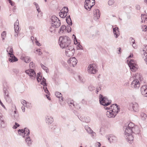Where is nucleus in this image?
<instances>
[{"label": "nucleus", "mask_w": 147, "mask_h": 147, "mask_svg": "<svg viewBox=\"0 0 147 147\" xmlns=\"http://www.w3.org/2000/svg\"><path fill=\"white\" fill-rule=\"evenodd\" d=\"M124 130L126 133H131L133 134H139L140 131L139 127L132 122L129 123L128 124H126L123 127Z\"/></svg>", "instance_id": "obj_1"}, {"label": "nucleus", "mask_w": 147, "mask_h": 147, "mask_svg": "<svg viewBox=\"0 0 147 147\" xmlns=\"http://www.w3.org/2000/svg\"><path fill=\"white\" fill-rule=\"evenodd\" d=\"M71 40L67 36H61L59 39V43L61 47L65 49L70 46Z\"/></svg>", "instance_id": "obj_2"}, {"label": "nucleus", "mask_w": 147, "mask_h": 147, "mask_svg": "<svg viewBox=\"0 0 147 147\" xmlns=\"http://www.w3.org/2000/svg\"><path fill=\"white\" fill-rule=\"evenodd\" d=\"M40 74H41V73H38L37 74L36 78L37 80V81L38 82H41L40 84H41L43 85V89L45 92L46 93L49 94V92L46 87L47 85L46 82V80L44 78H43L42 79V76Z\"/></svg>", "instance_id": "obj_3"}, {"label": "nucleus", "mask_w": 147, "mask_h": 147, "mask_svg": "<svg viewBox=\"0 0 147 147\" xmlns=\"http://www.w3.org/2000/svg\"><path fill=\"white\" fill-rule=\"evenodd\" d=\"M29 67L30 69L26 70L25 72L31 77L32 79L34 80L35 79L36 73L33 69L34 68L35 66L32 62L30 63Z\"/></svg>", "instance_id": "obj_4"}, {"label": "nucleus", "mask_w": 147, "mask_h": 147, "mask_svg": "<svg viewBox=\"0 0 147 147\" xmlns=\"http://www.w3.org/2000/svg\"><path fill=\"white\" fill-rule=\"evenodd\" d=\"M50 22L51 23L52 26L54 28H57L61 24L60 20L55 16H51Z\"/></svg>", "instance_id": "obj_5"}, {"label": "nucleus", "mask_w": 147, "mask_h": 147, "mask_svg": "<svg viewBox=\"0 0 147 147\" xmlns=\"http://www.w3.org/2000/svg\"><path fill=\"white\" fill-rule=\"evenodd\" d=\"M99 99L100 104L105 107L109 105L111 102V100H109L107 97H104L100 94L99 96Z\"/></svg>", "instance_id": "obj_6"}, {"label": "nucleus", "mask_w": 147, "mask_h": 147, "mask_svg": "<svg viewBox=\"0 0 147 147\" xmlns=\"http://www.w3.org/2000/svg\"><path fill=\"white\" fill-rule=\"evenodd\" d=\"M128 65L132 71H136L138 68V66L136 62L134 60L131 59L129 62L127 60Z\"/></svg>", "instance_id": "obj_7"}, {"label": "nucleus", "mask_w": 147, "mask_h": 147, "mask_svg": "<svg viewBox=\"0 0 147 147\" xmlns=\"http://www.w3.org/2000/svg\"><path fill=\"white\" fill-rule=\"evenodd\" d=\"M65 49V53L67 57H71L74 55L75 53V49L73 46L70 45Z\"/></svg>", "instance_id": "obj_8"}, {"label": "nucleus", "mask_w": 147, "mask_h": 147, "mask_svg": "<svg viewBox=\"0 0 147 147\" xmlns=\"http://www.w3.org/2000/svg\"><path fill=\"white\" fill-rule=\"evenodd\" d=\"M104 108L106 109H110L115 114V115H116L120 110L119 107L116 104H113L111 107H105Z\"/></svg>", "instance_id": "obj_9"}, {"label": "nucleus", "mask_w": 147, "mask_h": 147, "mask_svg": "<svg viewBox=\"0 0 147 147\" xmlns=\"http://www.w3.org/2000/svg\"><path fill=\"white\" fill-rule=\"evenodd\" d=\"M97 67L96 64H90L88 67V71L90 74H95L98 71Z\"/></svg>", "instance_id": "obj_10"}, {"label": "nucleus", "mask_w": 147, "mask_h": 147, "mask_svg": "<svg viewBox=\"0 0 147 147\" xmlns=\"http://www.w3.org/2000/svg\"><path fill=\"white\" fill-rule=\"evenodd\" d=\"M94 0H86L84 7L87 10H90L94 5Z\"/></svg>", "instance_id": "obj_11"}, {"label": "nucleus", "mask_w": 147, "mask_h": 147, "mask_svg": "<svg viewBox=\"0 0 147 147\" xmlns=\"http://www.w3.org/2000/svg\"><path fill=\"white\" fill-rule=\"evenodd\" d=\"M124 134L125 136V138L127 139V141L129 143L131 144L133 142L134 140V135L133 134L131 133H126L124 131Z\"/></svg>", "instance_id": "obj_12"}, {"label": "nucleus", "mask_w": 147, "mask_h": 147, "mask_svg": "<svg viewBox=\"0 0 147 147\" xmlns=\"http://www.w3.org/2000/svg\"><path fill=\"white\" fill-rule=\"evenodd\" d=\"M78 61L75 57L70 58L67 60V63L71 67H74L77 64Z\"/></svg>", "instance_id": "obj_13"}, {"label": "nucleus", "mask_w": 147, "mask_h": 147, "mask_svg": "<svg viewBox=\"0 0 147 147\" xmlns=\"http://www.w3.org/2000/svg\"><path fill=\"white\" fill-rule=\"evenodd\" d=\"M131 87L135 89H138L140 86V83L138 80L136 79L133 80L131 85Z\"/></svg>", "instance_id": "obj_14"}, {"label": "nucleus", "mask_w": 147, "mask_h": 147, "mask_svg": "<svg viewBox=\"0 0 147 147\" xmlns=\"http://www.w3.org/2000/svg\"><path fill=\"white\" fill-rule=\"evenodd\" d=\"M129 106L131 109H132L134 111L137 112L138 111V105L136 102L132 103L130 104Z\"/></svg>", "instance_id": "obj_15"}, {"label": "nucleus", "mask_w": 147, "mask_h": 147, "mask_svg": "<svg viewBox=\"0 0 147 147\" xmlns=\"http://www.w3.org/2000/svg\"><path fill=\"white\" fill-rule=\"evenodd\" d=\"M141 92L142 94L145 97H147V86H142L140 88Z\"/></svg>", "instance_id": "obj_16"}, {"label": "nucleus", "mask_w": 147, "mask_h": 147, "mask_svg": "<svg viewBox=\"0 0 147 147\" xmlns=\"http://www.w3.org/2000/svg\"><path fill=\"white\" fill-rule=\"evenodd\" d=\"M19 21L18 20H17L15 23L14 25V28L15 32V34L14 35L16 37H17L18 35V34L19 32Z\"/></svg>", "instance_id": "obj_17"}, {"label": "nucleus", "mask_w": 147, "mask_h": 147, "mask_svg": "<svg viewBox=\"0 0 147 147\" xmlns=\"http://www.w3.org/2000/svg\"><path fill=\"white\" fill-rule=\"evenodd\" d=\"M9 61L10 62H15L17 61L18 60V58L16 57L13 54H10V55H9Z\"/></svg>", "instance_id": "obj_18"}, {"label": "nucleus", "mask_w": 147, "mask_h": 147, "mask_svg": "<svg viewBox=\"0 0 147 147\" xmlns=\"http://www.w3.org/2000/svg\"><path fill=\"white\" fill-rule=\"evenodd\" d=\"M118 27H115L113 28V32L116 38H117L120 35V33Z\"/></svg>", "instance_id": "obj_19"}, {"label": "nucleus", "mask_w": 147, "mask_h": 147, "mask_svg": "<svg viewBox=\"0 0 147 147\" xmlns=\"http://www.w3.org/2000/svg\"><path fill=\"white\" fill-rule=\"evenodd\" d=\"M109 111H108L106 113L107 116L109 118L114 117L116 115H115V114L110 110L108 109Z\"/></svg>", "instance_id": "obj_20"}, {"label": "nucleus", "mask_w": 147, "mask_h": 147, "mask_svg": "<svg viewBox=\"0 0 147 147\" xmlns=\"http://www.w3.org/2000/svg\"><path fill=\"white\" fill-rule=\"evenodd\" d=\"M20 59L24 60L26 63H28L30 61V57L28 56H25L22 55L20 57Z\"/></svg>", "instance_id": "obj_21"}, {"label": "nucleus", "mask_w": 147, "mask_h": 147, "mask_svg": "<svg viewBox=\"0 0 147 147\" xmlns=\"http://www.w3.org/2000/svg\"><path fill=\"white\" fill-rule=\"evenodd\" d=\"M45 120L47 123L48 124H51L53 121V118L50 116H46Z\"/></svg>", "instance_id": "obj_22"}, {"label": "nucleus", "mask_w": 147, "mask_h": 147, "mask_svg": "<svg viewBox=\"0 0 147 147\" xmlns=\"http://www.w3.org/2000/svg\"><path fill=\"white\" fill-rule=\"evenodd\" d=\"M108 139L110 142H115L117 140V138L113 135H110L108 137Z\"/></svg>", "instance_id": "obj_23"}, {"label": "nucleus", "mask_w": 147, "mask_h": 147, "mask_svg": "<svg viewBox=\"0 0 147 147\" xmlns=\"http://www.w3.org/2000/svg\"><path fill=\"white\" fill-rule=\"evenodd\" d=\"M66 27L65 25H64L61 26L59 30V33L61 34H63V32H64L65 31H66Z\"/></svg>", "instance_id": "obj_24"}, {"label": "nucleus", "mask_w": 147, "mask_h": 147, "mask_svg": "<svg viewBox=\"0 0 147 147\" xmlns=\"http://www.w3.org/2000/svg\"><path fill=\"white\" fill-rule=\"evenodd\" d=\"M25 140L28 146H30L31 145L32 141L30 137L27 136Z\"/></svg>", "instance_id": "obj_25"}, {"label": "nucleus", "mask_w": 147, "mask_h": 147, "mask_svg": "<svg viewBox=\"0 0 147 147\" xmlns=\"http://www.w3.org/2000/svg\"><path fill=\"white\" fill-rule=\"evenodd\" d=\"M6 51L9 55H10V54H13V48L11 47H9L7 49Z\"/></svg>", "instance_id": "obj_26"}, {"label": "nucleus", "mask_w": 147, "mask_h": 147, "mask_svg": "<svg viewBox=\"0 0 147 147\" xmlns=\"http://www.w3.org/2000/svg\"><path fill=\"white\" fill-rule=\"evenodd\" d=\"M80 120L83 122L88 123L90 122V118L88 117H84V118L82 117Z\"/></svg>", "instance_id": "obj_27"}, {"label": "nucleus", "mask_w": 147, "mask_h": 147, "mask_svg": "<svg viewBox=\"0 0 147 147\" xmlns=\"http://www.w3.org/2000/svg\"><path fill=\"white\" fill-rule=\"evenodd\" d=\"M67 13L63 11V9H62L61 11L59 12V16L62 18H64L67 16Z\"/></svg>", "instance_id": "obj_28"}, {"label": "nucleus", "mask_w": 147, "mask_h": 147, "mask_svg": "<svg viewBox=\"0 0 147 147\" xmlns=\"http://www.w3.org/2000/svg\"><path fill=\"white\" fill-rule=\"evenodd\" d=\"M29 130L27 128H24V130L23 134L24 135L23 136V137H24L25 136H27L29 135Z\"/></svg>", "instance_id": "obj_29"}, {"label": "nucleus", "mask_w": 147, "mask_h": 147, "mask_svg": "<svg viewBox=\"0 0 147 147\" xmlns=\"http://www.w3.org/2000/svg\"><path fill=\"white\" fill-rule=\"evenodd\" d=\"M3 92L4 93V97L6 96H9V92L7 90V88L5 87H4L3 88Z\"/></svg>", "instance_id": "obj_30"}, {"label": "nucleus", "mask_w": 147, "mask_h": 147, "mask_svg": "<svg viewBox=\"0 0 147 147\" xmlns=\"http://www.w3.org/2000/svg\"><path fill=\"white\" fill-rule=\"evenodd\" d=\"M0 123V127L4 128L6 126V124L5 123V122L3 120V119H1Z\"/></svg>", "instance_id": "obj_31"}, {"label": "nucleus", "mask_w": 147, "mask_h": 147, "mask_svg": "<svg viewBox=\"0 0 147 147\" xmlns=\"http://www.w3.org/2000/svg\"><path fill=\"white\" fill-rule=\"evenodd\" d=\"M55 95L56 97L59 98H61V100H63V98L62 97L61 94L59 92H57L55 93Z\"/></svg>", "instance_id": "obj_32"}, {"label": "nucleus", "mask_w": 147, "mask_h": 147, "mask_svg": "<svg viewBox=\"0 0 147 147\" xmlns=\"http://www.w3.org/2000/svg\"><path fill=\"white\" fill-rule=\"evenodd\" d=\"M141 19L142 22H144L145 20L147 21V16L146 15L142 14Z\"/></svg>", "instance_id": "obj_33"}, {"label": "nucleus", "mask_w": 147, "mask_h": 147, "mask_svg": "<svg viewBox=\"0 0 147 147\" xmlns=\"http://www.w3.org/2000/svg\"><path fill=\"white\" fill-rule=\"evenodd\" d=\"M4 98L8 103H11L12 102V100L9 96H6Z\"/></svg>", "instance_id": "obj_34"}, {"label": "nucleus", "mask_w": 147, "mask_h": 147, "mask_svg": "<svg viewBox=\"0 0 147 147\" xmlns=\"http://www.w3.org/2000/svg\"><path fill=\"white\" fill-rule=\"evenodd\" d=\"M21 103L22 104L23 106L24 107H26L28 108H30L29 106H28V105H27V103L26 100H22L21 101Z\"/></svg>", "instance_id": "obj_35"}, {"label": "nucleus", "mask_w": 147, "mask_h": 147, "mask_svg": "<svg viewBox=\"0 0 147 147\" xmlns=\"http://www.w3.org/2000/svg\"><path fill=\"white\" fill-rule=\"evenodd\" d=\"M102 86L101 85H98V86L96 88V93L98 94L99 91H100L101 89Z\"/></svg>", "instance_id": "obj_36"}, {"label": "nucleus", "mask_w": 147, "mask_h": 147, "mask_svg": "<svg viewBox=\"0 0 147 147\" xmlns=\"http://www.w3.org/2000/svg\"><path fill=\"white\" fill-rule=\"evenodd\" d=\"M85 129L87 130V131L88 133L91 134L92 133L93 131L90 127H85Z\"/></svg>", "instance_id": "obj_37"}, {"label": "nucleus", "mask_w": 147, "mask_h": 147, "mask_svg": "<svg viewBox=\"0 0 147 147\" xmlns=\"http://www.w3.org/2000/svg\"><path fill=\"white\" fill-rule=\"evenodd\" d=\"M141 117L142 120H144L146 117V115L144 113H142L141 114Z\"/></svg>", "instance_id": "obj_38"}, {"label": "nucleus", "mask_w": 147, "mask_h": 147, "mask_svg": "<svg viewBox=\"0 0 147 147\" xmlns=\"http://www.w3.org/2000/svg\"><path fill=\"white\" fill-rule=\"evenodd\" d=\"M6 31H4L2 33V34H1V36L2 40H4L5 37L6 36Z\"/></svg>", "instance_id": "obj_39"}, {"label": "nucleus", "mask_w": 147, "mask_h": 147, "mask_svg": "<svg viewBox=\"0 0 147 147\" xmlns=\"http://www.w3.org/2000/svg\"><path fill=\"white\" fill-rule=\"evenodd\" d=\"M78 78L81 82L83 83L85 82V80L83 77L79 76Z\"/></svg>", "instance_id": "obj_40"}, {"label": "nucleus", "mask_w": 147, "mask_h": 147, "mask_svg": "<svg viewBox=\"0 0 147 147\" xmlns=\"http://www.w3.org/2000/svg\"><path fill=\"white\" fill-rule=\"evenodd\" d=\"M67 23L69 25H71L72 24V22L71 19H66Z\"/></svg>", "instance_id": "obj_41"}, {"label": "nucleus", "mask_w": 147, "mask_h": 147, "mask_svg": "<svg viewBox=\"0 0 147 147\" xmlns=\"http://www.w3.org/2000/svg\"><path fill=\"white\" fill-rule=\"evenodd\" d=\"M94 14V18L95 20H96L99 18L100 17V15L99 14H98V15H96L95 14Z\"/></svg>", "instance_id": "obj_42"}, {"label": "nucleus", "mask_w": 147, "mask_h": 147, "mask_svg": "<svg viewBox=\"0 0 147 147\" xmlns=\"http://www.w3.org/2000/svg\"><path fill=\"white\" fill-rule=\"evenodd\" d=\"M41 66L42 68L47 73L48 71V69L45 66L42 64H41Z\"/></svg>", "instance_id": "obj_43"}, {"label": "nucleus", "mask_w": 147, "mask_h": 147, "mask_svg": "<svg viewBox=\"0 0 147 147\" xmlns=\"http://www.w3.org/2000/svg\"><path fill=\"white\" fill-rule=\"evenodd\" d=\"M94 14H96V15H98V14L100 15V13L99 12V10L98 9H96L94 10L93 11Z\"/></svg>", "instance_id": "obj_44"}, {"label": "nucleus", "mask_w": 147, "mask_h": 147, "mask_svg": "<svg viewBox=\"0 0 147 147\" xmlns=\"http://www.w3.org/2000/svg\"><path fill=\"white\" fill-rule=\"evenodd\" d=\"M89 90L90 91H92L95 89V87L92 85H90L88 87Z\"/></svg>", "instance_id": "obj_45"}, {"label": "nucleus", "mask_w": 147, "mask_h": 147, "mask_svg": "<svg viewBox=\"0 0 147 147\" xmlns=\"http://www.w3.org/2000/svg\"><path fill=\"white\" fill-rule=\"evenodd\" d=\"M114 3V0H109L108 2V4L111 6L113 5Z\"/></svg>", "instance_id": "obj_46"}, {"label": "nucleus", "mask_w": 147, "mask_h": 147, "mask_svg": "<svg viewBox=\"0 0 147 147\" xmlns=\"http://www.w3.org/2000/svg\"><path fill=\"white\" fill-rule=\"evenodd\" d=\"M24 130V129H19L18 130V133L20 134H23Z\"/></svg>", "instance_id": "obj_47"}, {"label": "nucleus", "mask_w": 147, "mask_h": 147, "mask_svg": "<svg viewBox=\"0 0 147 147\" xmlns=\"http://www.w3.org/2000/svg\"><path fill=\"white\" fill-rule=\"evenodd\" d=\"M75 104L74 103V102H72V103H70V105H69V107H71V108H73L75 107Z\"/></svg>", "instance_id": "obj_48"}, {"label": "nucleus", "mask_w": 147, "mask_h": 147, "mask_svg": "<svg viewBox=\"0 0 147 147\" xmlns=\"http://www.w3.org/2000/svg\"><path fill=\"white\" fill-rule=\"evenodd\" d=\"M142 53L143 54V55L144 56V57L147 58V51H145V50H143Z\"/></svg>", "instance_id": "obj_49"}, {"label": "nucleus", "mask_w": 147, "mask_h": 147, "mask_svg": "<svg viewBox=\"0 0 147 147\" xmlns=\"http://www.w3.org/2000/svg\"><path fill=\"white\" fill-rule=\"evenodd\" d=\"M20 125L19 124L16 122H15V125L13 126V128L14 129H16Z\"/></svg>", "instance_id": "obj_50"}, {"label": "nucleus", "mask_w": 147, "mask_h": 147, "mask_svg": "<svg viewBox=\"0 0 147 147\" xmlns=\"http://www.w3.org/2000/svg\"><path fill=\"white\" fill-rule=\"evenodd\" d=\"M63 9V11L67 13L68 12V8L66 7H63L62 9Z\"/></svg>", "instance_id": "obj_51"}, {"label": "nucleus", "mask_w": 147, "mask_h": 147, "mask_svg": "<svg viewBox=\"0 0 147 147\" xmlns=\"http://www.w3.org/2000/svg\"><path fill=\"white\" fill-rule=\"evenodd\" d=\"M74 102V101L73 100H71L70 99H67V102L69 105H70V103H72Z\"/></svg>", "instance_id": "obj_52"}, {"label": "nucleus", "mask_w": 147, "mask_h": 147, "mask_svg": "<svg viewBox=\"0 0 147 147\" xmlns=\"http://www.w3.org/2000/svg\"><path fill=\"white\" fill-rule=\"evenodd\" d=\"M101 144L100 142H97L95 144V147H100Z\"/></svg>", "instance_id": "obj_53"}, {"label": "nucleus", "mask_w": 147, "mask_h": 147, "mask_svg": "<svg viewBox=\"0 0 147 147\" xmlns=\"http://www.w3.org/2000/svg\"><path fill=\"white\" fill-rule=\"evenodd\" d=\"M33 4L36 6V9H38V8H39V7L38 5L36 2H34Z\"/></svg>", "instance_id": "obj_54"}, {"label": "nucleus", "mask_w": 147, "mask_h": 147, "mask_svg": "<svg viewBox=\"0 0 147 147\" xmlns=\"http://www.w3.org/2000/svg\"><path fill=\"white\" fill-rule=\"evenodd\" d=\"M77 49H82V46L79 43L78 44V47H77Z\"/></svg>", "instance_id": "obj_55"}, {"label": "nucleus", "mask_w": 147, "mask_h": 147, "mask_svg": "<svg viewBox=\"0 0 147 147\" xmlns=\"http://www.w3.org/2000/svg\"><path fill=\"white\" fill-rule=\"evenodd\" d=\"M13 71L16 74H18L19 72V70L18 69H14Z\"/></svg>", "instance_id": "obj_56"}, {"label": "nucleus", "mask_w": 147, "mask_h": 147, "mask_svg": "<svg viewBox=\"0 0 147 147\" xmlns=\"http://www.w3.org/2000/svg\"><path fill=\"white\" fill-rule=\"evenodd\" d=\"M130 40L132 44H134L135 43V40L133 38H130Z\"/></svg>", "instance_id": "obj_57"}, {"label": "nucleus", "mask_w": 147, "mask_h": 147, "mask_svg": "<svg viewBox=\"0 0 147 147\" xmlns=\"http://www.w3.org/2000/svg\"><path fill=\"white\" fill-rule=\"evenodd\" d=\"M36 51L38 52V55H41L42 54V53L40 51V49H37L36 50Z\"/></svg>", "instance_id": "obj_58"}, {"label": "nucleus", "mask_w": 147, "mask_h": 147, "mask_svg": "<svg viewBox=\"0 0 147 147\" xmlns=\"http://www.w3.org/2000/svg\"><path fill=\"white\" fill-rule=\"evenodd\" d=\"M75 107L77 109H79L80 108V107L78 104H76V105H75V107Z\"/></svg>", "instance_id": "obj_59"}, {"label": "nucleus", "mask_w": 147, "mask_h": 147, "mask_svg": "<svg viewBox=\"0 0 147 147\" xmlns=\"http://www.w3.org/2000/svg\"><path fill=\"white\" fill-rule=\"evenodd\" d=\"M147 28V26H142V28H144V29H143L142 30L144 31H146V28Z\"/></svg>", "instance_id": "obj_60"}, {"label": "nucleus", "mask_w": 147, "mask_h": 147, "mask_svg": "<svg viewBox=\"0 0 147 147\" xmlns=\"http://www.w3.org/2000/svg\"><path fill=\"white\" fill-rule=\"evenodd\" d=\"M67 32H71V27H69L67 28Z\"/></svg>", "instance_id": "obj_61"}, {"label": "nucleus", "mask_w": 147, "mask_h": 147, "mask_svg": "<svg viewBox=\"0 0 147 147\" xmlns=\"http://www.w3.org/2000/svg\"><path fill=\"white\" fill-rule=\"evenodd\" d=\"M132 46L134 49H136L137 48L136 45L135 43L132 44Z\"/></svg>", "instance_id": "obj_62"}, {"label": "nucleus", "mask_w": 147, "mask_h": 147, "mask_svg": "<svg viewBox=\"0 0 147 147\" xmlns=\"http://www.w3.org/2000/svg\"><path fill=\"white\" fill-rule=\"evenodd\" d=\"M136 8L137 9H140V6L139 5H137L136 6Z\"/></svg>", "instance_id": "obj_63"}, {"label": "nucleus", "mask_w": 147, "mask_h": 147, "mask_svg": "<svg viewBox=\"0 0 147 147\" xmlns=\"http://www.w3.org/2000/svg\"><path fill=\"white\" fill-rule=\"evenodd\" d=\"M9 2L10 3V4L11 5H12V6H13L14 5V3L12 2L11 0L9 1Z\"/></svg>", "instance_id": "obj_64"}]
</instances>
